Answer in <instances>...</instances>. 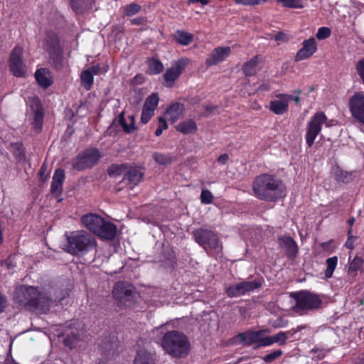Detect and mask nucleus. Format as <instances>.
Segmentation results:
<instances>
[{"mask_svg":"<svg viewBox=\"0 0 364 364\" xmlns=\"http://www.w3.org/2000/svg\"><path fill=\"white\" fill-rule=\"evenodd\" d=\"M252 189L257 198L267 201L275 200L284 195V186L282 181L267 173L255 178Z\"/></svg>","mask_w":364,"mask_h":364,"instance_id":"f257e3e1","label":"nucleus"},{"mask_svg":"<svg viewBox=\"0 0 364 364\" xmlns=\"http://www.w3.org/2000/svg\"><path fill=\"white\" fill-rule=\"evenodd\" d=\"M161 346L167 354L175 358L186 357L190 350L188 337L177 331L165 332L161 341Z\"/></svg>","mask_w":364,"mask_h":364,"instance_id":"f03ea898","label":"nucleus"},{"mask_svg":"<svg viewBox=\"0 0 364 364\" xmlns=\"http://www.w3.org/2000/svg\"><path fill=\"white\" fill-rule=\"evenodd\" d=\"M65 251L73 255L82 256L95 250L97 242L94 236L85 230L73 231L66 235Z\"/></svg>","mask_w":364,"mask_h":364,"instance_id":"7ed1b4c3","label":"nucleus"},{"mask_svg":"<svg viewBox=\"0 0 364 364\" xmlns=\"http://www.w3.org/2000/svg\"><path fill=\"white\" fill-rule=\"evenodd\" d=\"M196 242L201 246L208 254L220 253L223 250L222 242L218 234L205 228L195 229L192 232Z\"/></svg>","mask_w":364,"mask_h":364,"instance_id":"20e7f679","label":"nucleus"},{"mask_svg":"<svg viewBox=\"0 0 364 364\" xmlns=\"http://www.w3.org/2000/svg\"><path fill=\"white\" fill-rule=\"evenodd\" d=\"M291 296L296 301L294 306V311L300 314L318 309L322 304L318 295L307 290L292 292Z\"/></svg>","mask_w":364,"mask_h":364,"instance_id":"39448f33","label":"nucleus"},{"mask_svg":"<svg viewBox=\"0 0 364 364\" xmlns=\"http://www.w3.org/2000/svg\"><path fill=\"white\" fill-rule=\"evenodd\" d=\"M113 297L120 307H132L139 298L138 293L131 284L124 282H118L112 290Z\"/></svg>","mask_w":364,"mask_h":364,"instance_id":"423d86ee","label":"nucleus"},{"mask_svg":"<svg viewBox=\"0 0 364 364\" xmlns=\"http://www.w3.org/2000/svg\"><path fill=\"white\" fill-rule=\"evenodd\" d=\"M100 158L101 154L97 149H87L72 160V167L77 171L90 168L98 163Z\"/></svg>","mask_w":364,"mask_h":364,"instance_id":"0eeeda50","label":"nucleus"},{"mask_svg":"<svg viewBox=\"0 0 364 364\" xmlns=\"http://www.w3.org/2000/svg\"><path fill=\"white\" fill-rule=\"evenodd\" d=\"M326 121V117L323 112L316 113L307 123L305 139L309 147L312 146L316 137L321 132L322 124Z\"/></svg>","mask_w":364,"mask_h":364,"instance_id":"6e6552de","label":"nucleus"},{"mask_svg":"<svg viewBox=\"0 0 364 364\" xmlns=\"http://www.w3.org/2000/svg\"><path fill=\"white\" fill-rule=\"evenodd\" d=\"M261 286L262 282L259 279L243 280L228 287L226 289V294L230 298L239 297L260 288Z\"/></svg>","mask_w":364,"mask_h":364,"instance_id":"1a4fd4ad","label":"nucleus"},{"mask_svg":"<svg viewBox=\"0 0 364 364\" xmlns=\"http://www.w3.org/2000/svg\"><path fill=\"white\" fill-rule=\"evenodd\" d=\"M23 299H21V302L24 305H28L46 313L49 310V301H46V304H41V299H43L38 291L37 289L33 287L25 288L22 292Z\"/></svg>","mask_w":364,"mask_h":364,"instance_id":"9d476101","label":"nucleus"},{"mask_svg":"<svg viewBox=\"0 0 364 364\" xmlns=\"http://www.w3.org/2000/svg\"><path fill=\"white\" fill-rule=\"evenodd\" d=\"M46 46L55 67L60 69L62 67L63 50L58 37L54 34L48 35L46 40Z\"/></svg>","mask_w":364,"mask_h":364,"instance_id":"9b49d317","label":"nucleus"},{"mask_svg":"<svg viewBox=\"0 0 364 364\" xmlns=\"http://www.w3.org/2000/svg\"><path fill=\"white\" fill-rule=\"evenodd\" d=\"M84 331L83 324L81 322L71 323L63 333L65 345L73 348L75 343L81 339Z\"/></svg>","mask_w":364,"mask_h":364,"instance_id":"f8f14e48","label":"nucleus"},{"mask_svg":"<svg viewBox=\"0 0 364 364\" xmlns=\"http://www.w3.org/2000/svg\"><path fill=\"white\" fill-rule=\"evenodd\" d=\"M23 48L16 46L10 54L9 68L16 77H23L26 74V65L22 58Z\"/></svg>","mask_w":364,"mask_h":364,"instance_id":"ddd939ff","label":"nucleus"},{"mask_svg":"<svg viewBox=\"0 0 364 364\" xmlns=\"http://www.w3.org/2000/svg\"><path fill=\"white\" fill-rule=\"evenodd\" d=\"M349 108L352 116L364 124V94L356 92L349 100Z\"/></svg>","mask_w":364,"mask_h":364,"instance_id":"4468645a","label":"nucleus"},{"mask_svg":"<svg viewBox=\"0 0 364 364\" xmlns=\"http://www.w3.org/2000/svg\"><path fill=\"white\" fill-rule=\"evenodd\" d=\"M28 102L32 111V124L35 130L39 132L43 127L44 116L41 101L38 97H32Z\"/></svg>","mask_w":364,"mask_h":364,"instance_id":"2eb2a0df","label":"nucleus"},{"mask_svg":"<svg viewBox=\"0 0 364 364\" xmlns=\"http://www.w3.org/2000/svg\"><path fill=\"white\" fill-rule=\"evenodd\" d=\"M188 63L186 58L176 61L172 66L167 69L164 75L167 86L171 87L173 82L179 77Z\"/></svg>","mask_w":364,"mask_h":364,"instance_id":"dca6fc26","label":"nucleus"},{"mask_svg":"<svg viewBox=\"0 0 364 364\" xmlns=\"http://www.w3.org/2000/svg\"><path fill=\"white\" fill-rule=\"evenodd\" d=\"M277 97L279 99L271 101L269 108L273 113L281 115L287 112L289 98H292V95L280 94Z\"/></svg>","mask_w":364,"mask_h":364,"instance_id":"f3484780","label":"nucleus"},{"mask_svg":"<svg viewBox=\"0 0 364 364\" xmlns=\"http://www.w3.org/2000/svg\"><path fill=\"white\" fill-rule=\"evenodd\" d=\"M230 51V47H218L215 48L206 58V65L211 66L223 61L229 56Z\"/></svg>","mask_w":364,"mask_h":364,"instance_id":"a211bd4d","label":"nucleus"},{"mask_svg":"<svg viewBox=\"0 0 364 364\" xmlns=\"http://www.w3.org/2000/svg\"><path fill=\"white\" fill-rule=\"evenodd\" d=\"M83 225L94 234L100 231V227L104 225V218L96 214H87L81 218Z\"/></svg>","mask_w":364,"mask_h":364,"instance_id":"6ab92c4d","label":"nucleus"},{"mask_svg":"<svg viewBox=\"0 0 364 364\" xmlns=\"http://www.w3.org/2000/svg\"><path fill=\"white\" fill-rule=\"evenodd\" d=\"M316 44L314 38H311L303 42V47L299 49L295 56V61L298 62L311 56L316 51Z\"/></svg>","mask_w":364,"mask_h":364,"instance_id":"aec40b11","label":"nucleus"},{"mask_svg":"<svg viewBox=\"0 0 364 364\" xmlns=\"http://www.w3.org/2000/svg\"><path fill=\"white\" fill-rule=\"evenodd\" d=\"M278 242L288 257L294 258L296 255L298 247L293 238L289 236H282L278 239Z\"/></svg>","mask_w":364,"mask_h":364,"instance_id":"412c9836","label":"nucleus"},{"mask_svg":"<svg viewBox=\"0 0 364 364\" xmlns=\"http://www.w3.org/2000/svg\"><path fill=\"white\" fill-rule=\"evenodd\" d=\"M65 179V172L61 168L55 170L51 183L50 192L53 195L58 196L63 191V183Z\"/></svg>","mask_w":364,"mask_h":364,"instance_id":"4be33fe9","label":"nucleus"},{"mask_svg":"<svg viewBox=\"0 0 364 364\" xmlns=\"http://www.w3.org/2000/svg\"><path fill=\"white\" fill-rule=\"evenodd\" d=\"M100 228V231L97 232L95 234L100 237L109 240H112L115 237L117 228L113 223L104 220V225H102Z\"/></svg>","mask_w":364,"mask_h":364,"instance_id":"5701e85b","label":"nucleus"},{"mask_svg":"<svg viewBox=\"0 0 364 364\" xmlns=\"http://www.w3.org/2000/svg\"><path fill=\"white\" fill-rule=\"evenodd\" d=\"M155 354L145 349L139 350L134 358V364H156Z\"/></svg>","mask_w":364,"mask_h":364,"instance_id":"b1692460","label":"nucleus"},{"mask_svg":"<svg viewBox=\"0 0 364 364\" xmlns=\"http://www.w3.org/2000/svg\"><path fill=\"white\" fill-rule=\"evenodd\" d=\"M183 109L184 107L182 104L176 102L166 109L165 114L166 118L173 123L183 117Z\"/></svg>","mask_w":364,"mask_h":364,"instance_id":"393cba45","label":"nucleus"},{"mask_svg":"<svg viewBox=\"0 0 364 364\" xmlns=\"http://www.w3.org/2000/svg\"><path fill=\"white\" fill-rule=\"evenodd\" d=\"M95 1V0H68L70 7L77 14L92 9Z\"/></svg>","mask_w":364,"mask_h":364,"instance_id":"a878e982","label":"nucleus"},{"mask_svg":"<svg viewBox=\"0 0 364 364\" xmlns=\"http://www.w3.org/2000/svg\"><path fill=\"white\" fill-rule=\"evenodd\" d=\"M262 333V331L244 332L237 334V337L240 339L244 345L250 346L252 343H259Z\"/></svg>","mask_w":364,"mask_h":364,"instance_id":"bb28decb","label":"nucleus"},{"mask_svg":"<svg viewBox=\"0 0 364 364\" xmlns=\"http://www.w3.org/2000/svg\"><path fill=\"white\" fill-rule=\"evenodd\" d=\"M142 177L143 173H141L138 168L128 166V168L126 171L123 179L127 180L133 185H136L140 182Z\"/></svg>","mask_w":364,"mask_h":364,"instance_id":"cd10ccee","label":"nucleus"},{"mask_svg":"<svg viewBox=\"0 0 364 364\" xmlns=\"http://www.w3.org/2000/svg\"><path fill=\"white\" fill-rule=\"evenodd\" d=\"M176 129L183 134H190L195 133L198 129V127L195 121L188 119L178 123L176 126Z\"/></svg>","mask_w":364,"mask_h":364,"instance_id":"c85d7f7f","label":"nucleus"},{"mask_svg":"<svg viewBox=\"0 0 364 364\" xmlns=\"http://www.w3.org/2000/svg\"><path fill=\"white\" fill-rule=\"evenodd\" d=\"M258 64V56H255L247 61L242 67V72L247 77L253 76L257 73Z\"/></svg>","mask_w":364,"mask_h":364,"instance_id":"c756f323","label":"nucleus"},{"mask_svg":"<svg viewBox=\"0 0 364 364\" xmlns=\"http://www.w3.org/2000/svg\"><path fill=\"white\" fill-rule=\"evenodd\" d=\"M153 159L161 166H167L171 164L176 159L170 154L154 152L152 154Z\"/></svg>","mask_w":364,"mask_h":364,"instance_id":"7c9ffc66","label":"nucleus"},{"mask_svg":"<svg viewBox=\"0 0 364 364\" xmlns=\"http://www.w3.org/2000/svg\"><path fill=\"white\" fill-rule=\"evenodd\" d=\"M176 41L183 46H187L193 41V36L191 33L184 31L178 30L173 35Z\"/></svg>","mask_w":364,"mask_h":364,"instance_id":"2f4dec72","label":"nucleus"},{"mask_svg":"<svg viewBox=\"0 0 364 364\" xmlns=\"http://www.w3.org/2000/svg\"><path fill=\"white\" fill-rule=\"evenodd\" d=\"M146 63L148 65L147 73L150 75L159 74L164 70V65L159 60L149 58Z\"/></svg>","mask_w":364,"mask_h":364,"instance_id":"473e14b6","label":"nucleus"},{"mask_svg":"<svg viewBox=\"0 0 364 364\" xmlns=\"http://www.w3.org/2000/svg\"><path fill=\"white\" fill-rule=\"evenodd\" d=\"M92 73L87 68L83 70L80 75V81L82 86L86 90H90L92 87L94 82V77Z\"/></svg>","mask_w":364,"mask_h":364,"instance_id":"72a5a7b5","label":"nucleus"},{"mask_svg":"<svg viewBox=\"0 0 364 364\" xmlns=\"http://www.w3.org/2000/svg\"><path fill=\"white\" fill-rule=\"evenodd\" d=\"M128 168V164H112L107 169V173L109 176L117 177L122 174H125L126 171Z\"/></svg>","mask_w":364,"mask_h":364,"instance_id":"f704fd0d","label":"nucleus"},{"mask_svg":"<svg viewBox=\"0 0 364 364\" xmlns=\"http://www.w3.org/2000/svg\"><path fill=\"white\" fill-rule=\"evenodd\" d=\"M47 71L46 69L37 70L35 73L36 80L38 83L43 87L47 88L50 85V80L46 75Z\"/></svg>","mask_w":364,"mask_h":364,"instance_id":"c9c22d12","label":"nucleus"},{"mask_svg":"<svg viewBox=\"0 0 364 364\" xmlns=\"http://www.w3.org/2000/svg\"><path fill=\"white\" fill-rule=\"evenodd\" d=\"M122 10L124 16H132L140 12L141 7L137 4L132 3L124 6Z\"/></svg>","mask_w":364,"mask_h":364,"instance_id":"e433bc0d","label":"nucleus"},{"mask_svg":"<svg viewBox=\"0 0 364 364\" xmlns=\"http://www.w3.org/2000/svg\"><path fill=\"white\" fill-rule=\"evenodd\" d=\"M283 7L291 9H302L304 7L303 0H276Z\"/></svg>","mask_w":364,"mask_h":364,"instance_id":"4c0bfd02","label":"nucleus"},{"mask_svg":"<svg viewBox=\"0 0 364 364\" xmlns=\"http://www.w3.org/2000/svg\"><path fill=\"white\" fill-rule=\"evenodd\" d=\"M159 97L157 93H152L148 96L144 102V107L147 109H151L152 111H155L157 107Z\"/></svg>","mask_w":364,"mask_h":364,"instance_id":"58836bf2","label":"nucleus"},{"mask_svg":"<svg viewBox=\"0 0 364 364\" xmlns=\"http://www.w3.org/2000/svg\"><path fill=\"white\" fill-rule=\"evenodd\" d=\"M338 262V257L336 256L328 258L326 259L327 268L325 272V276L327 278H331L336 267Z\"/></svg>","mask_w":364,"mask_h":364,"instance_id":"ea45409f","label":"nucleus"},{"mask_svg":"<svg viewBox=\"0 0 364 364\" xmlns=\"http://www.w3.org/2000/svg\"><path fill=\"white\" fill-rule=\"evenodd\" d=\"M117 122L126 133H132L136 129L135 126H129L126 123L124 112L119 114Z\"/></svg>","mask_w":364,"mask_h":364,"instance_id":"a19ab883","label":"nucleus"},{"mask_svg":"<svg viewBox=\"0 0 364 364\" xmlns=\"http://www.w3.org/2000/svg\"><path fill=\"white\" fill-rule=\"evenodd\" d=\"M93 75H98L105 73L109 67L107 65L101 66L100 64L92 65L88 68Z\"/></svg>","mask_w":364,"mask_h":364,"instance_id":"79ce46f5","label":"nucleus"},{"mask_svg":"<svg viewBox=\"0 0 364 364\" xmlns=\"http://www.w3.org/2000/svg\"><path fill=\"white\" fill-rule=\"evenodd\" d=\"M288 334H289V333L287 331V332H279L277 334L272 336L274 343H277L281 346L284 345L288 338Z\"/></svg>","mask_w":364,"mask_h":364,"instance_id":"37998d69","label":"nucleus"},{"mask_svg":"<svg viewBox=\"0 0 364 364\" xmlns=\"http://www.w3.org/2000/svg\"><path fill=\"white\" fill-rule=\"evenodd\" d=\"M154 114V112L152 111L151 109H147L146 107H144L143 106L142 113H141V119H140L141 122L143 124H146L150 120V119L153 117Z\"/></svg>","mask_w":364,"mask_h":364,"instance_id":"c03bdc74","label":"nucleus"},{"mask_svg":"<svg viewBox=\"0 0 364 364\" xmlns=\"http://www.w3.org/2000/svg\"><path fill=\"white\" fill-rule=\"evenodd\" d=\"M363 264V259L359 257H355L349 265L348 272H356Z\"/></svg>","mask_w":364,"mask_h":364,"instance_id":"a18cd8bd","label":"nucleus"},{"mask_svg":"<svg viewBox=\"0 0 364 364\" xmlns=\"http://www.w3.org/2000/svg\"><path fill=\"white\" fill-rule=\"evenodd\" d=\"M213 196L209 190H203L200 195L201 202L204 204H210L212 203Z\"/></svg>","mask_w":364,"mask_h":364,"instance_id":"49530a36","label":"nucleus"},{"mask_svg":"<svg viewBox=\"0 0 364 364\" xmlns=\"http://www.w3.org/2000/svg\"><path fill=\"white\" fill-rule=\"evenodd\" d=\"M331 35V29L328 27H321L318 28L316 35V38L319 40H323L328 38Z\"/></svg>","mask_w":364,"mask_h":364,"instance_id":"de8ad7c7","label":"nucleus"},{"mask_svg":"<svg viewBox=\"0 0 364 364\" xmlns=\"http://www.w3.org/2000/svg\"><path fill=\"white\" fill-rule=\"evenodd\" d=\"M282 354V351L281 350H274V351L266 355L263 359L267 363H271L273 360H274L275 359H277V358H279V356H281Z\"/></svg>","mask_w":364,"mask_h":364,"instance_id":"09e8293b","label":"nucleus"},{"mask_svg":"<svg viewBox=\"0 0 364 364\" xmlns=\"http://www.w3.org/2000/svg\"><path fill=\"white\" fill-rule=\"evenodd\" d=\"M355 70L364 83V58L358 61L355 65Z\"/></svg>","mask_w":364,"mask_h":364,"instance_id":"8fccbe9b","label":"nucleus"},{"mask_svg":"<svg viewBox=\"0 0 364 364\" xmlns=\"http://www.w3.org/2000/svg\"><path fill=\"white\" fill-rule=\"evenodd\" d=\"M159 126L157 128V129L155 131V135L156 136H160L162 134L163 131L168 128L167 123L163 117H161L159 118Z\"/></svg>","mask_w":364,"mask_h":364,"instance_id":"3c124183","label":"nucleus"},{"mask_svg":"<svg viewBox=\"0 0 364 364\" xmlns=\"http://www.w3.org/2000/svg\"><path fill=\"white\" fill-rule=\"evenodd\" d=\"M311 353H314L313 359H316L317 360L323 359L326 354V351L317 348L312 349Z\"/></svg>","mask_w":364,"mask_h":364,"instance_id":"603ef678","label":"nucleus"},{"mask_svg":"<svg viewBox=\"0 0 364 364\" xmlns=\"http://www.w3.org/2000/svg\"><path fill=\"white\" fill-rule=\"evenodd\" d=\"M288 39L287 35L283 32H279L274 36V40L277 41L278 43L287 42Z\"/></svg>","mask_w":364,"mask_h":364,"instance_id":"864d4df0","label":"nucleus"},{"mask_svg":"<svg viewBox=\"0 0 364 364\" xmlns=\"http://www.w3.org/2000/svg\"><path fill=\"white\" fill-rule=\"evenodd\" d=\"M38 176L41 181L45 182L47 180V167L46 164H43L41 167L38 171Z\"/></svg>","mask_w":364,"mask_h":364,"instance_id":"5fc2aeb1","label":"nucleus"},{"mask_svg":"<svg viewBox=\"0 0 364 364\" xmlns=\"http://www.w3.org/2000/svg\"><path fill=\"white\" fill-rule=\"evenodd\" d=\"M204 108L206 111L205 113H204L203 114V117H209V115L213 112H214L217 108H218V106L216 105H213L211 104H208V105H204Z\"/></svg>","mask_w":364,"mask_h":364,"instance_id":"6e6d98bb","label":"nucleus"},{"mask_svg":"<svg viewBox=\"0 0 364 364\" xmlns=\"http://www.w3.org/2000/svg\"><path fill=\"white\" fill-rule=\"evenodd\" d=\"M259 343H260L259 346H267L272 345V343H274L272 336H267L264 338H262L260 337V341H259Z\"/></svg>","mask_w":364,"mask_h":364,"instance_id":"4d7b16f0","label":"nucleus"},{"mask_svg":"<svg viewBox=\"0 0 364 364\" xmlns=\"http://www.w3.org/2000/svg\"><path fill=\"white\" fill-rule=\"evenodd\" d=\"M288 322L282 318H278L273 323L274 328H282L287 325Z\"/></svg>","mask_w":364,"mask_h":364,"instance_id":"13d9d810","label":"nucleus"},{"mask_svg":"<svg viewBox=\"0 0 364 364\" xmlns=\"http://www.w3.org/2000/svg\"><path fill=\"white\" fill-rule=\"evenodd\" d=\"M7 305V299L6 296L0 294V314L4 311Z\"/></svg>","mask_w":364,"mask_h":364,"instance_id":"bf43d9fd","label":"nucleus"},{"mask_svg":"<svg viewBox=\"0 0 364 364\" xmlns=\"http://www.w3.org/2000/svg\"><path fill=\"white\" fill-rule=\"evenodd\" d=\"M229 160V156L227 154H223L218 158V162L220 164H225Z\"/></svg>","mask_w":364,"mask_h":364,"instance_id":"052dcab7","label":"nucleus"},{"mask_svg":"<svg viewBox=\"0 0 364 364\" xmlns=\"http://www.w3.org/2000/svg\"><path fill=\"white\" fill-rule=\"evenodd\" d=\"M355 237L353 236H349L348 237L347 241L346 242L345 246L348 249H353V242Z\"/></svg>","mask_w":364,"mask_h":364,"instance_id":"680f3d73","label":"nucleus"},{"mask_svg":"<svg viewBox=\"0 0 364 364\" xmlns=\"http://www.w3.org/2000/svg\"><path fill=\"white\" fill-rule=\"evenodd\" d=\"M305 328H306V326H303V325L298 326L296 328H293V329L289 331L288 333L289 335L293 336L295 333H296L297 332L301 331L302 329H304Z\"/></svg>","mask_w":364,"mask_h":364,"instance_id":"e2e57ef3","label":"nucleus"},{"mask_svg":"<svg viewBox=\"0 0 364 364\" xmlns=\"http://www.w3.org/2000/svg\"><path fill=\"white\" fill-rule=\"evenodd\" d=\"M131 22L134 25H141L144 22L143 18H135L131 20Z\"/></svg>","mask_w":364,"mask_h":364,"instance_id":"0e129e2a","label":"nucleus"},{"mask_svg":"<svg viewBox=\"0 0 364 364\" xmlns=\"http://www.w3.org/2000/svg\"><path fill=\"white\" fill-rule=\"evenodd\" d=\"M189 4L200 3L203 5H206L208 3V0H188Z\"/></svg>","mask_w":364,"mask_h":364,"instance_id":"69168bd1","label":"nucleus"},{"mask_svg":"<svg viewBox=\"0 0 364 364\" xmlns=\"http://www.w3.org/2000/svg\"><path fill=\"white\" fill-rule=\"evenodd\" d=\"M289 100H293L296 105H298L300 101V97L299 95L293 96L292 98H289Z\"/></svg>","mask_w":364,"mask_h":364,"instance_id":"338daca9","label":"nucleus"},{"mask_svg":"<svg viewBox=\"0 0 364 364\" xmlns=\"http://www.w3.org/2000/svg\"><path fill=\"white\" fill-rule=\"evenodd\" d=\"M43 299H41V304L42 305L46 304V301H49V306H50L51 300L46 296H41Z\"/></svg>","mask_w":364,"mask_h":364,"instance_id":"774afa93","label":"nucleus"}]
</instances>
